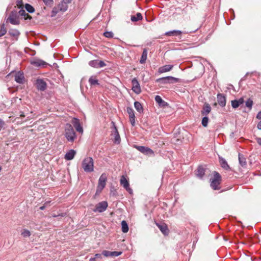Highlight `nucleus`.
Returning <instances> with one entry per match:
<instances>
[{
	"label": "nucleus",
	"mask_w": 261,
	"mask_h": 261,
	"mask_svg": "<svg viewBox=\"0 0 261 261\" xmlns=\"http://www.w3.org/2000/svg\"><path fill=\"white\" fill-rule=\"evenodd\" d=\"M256 118L260 120V121L257 124V128L261 129V111H259L256 115Z\"/></svg>",
	"instance_id": "nucleus-36"
},
{
	"label": "nucleus",
	"mask_w": 261,
	"mask_h": 261,
	"mask_svg": "<svg viewBox=\"0 0 261 261\" xmlns=\"http://www.w3.org/2000/svg\"><path fill=\"white\" fill-rule=\"evenodd\" d=\"M127 112L129 115V118L135 116L134 111L132 108L129 107L127 108Z\"/></svg>",
	"instance_id": "nucleus-37"
},
{
	"label": "nucleus",
	"mask_w": 261,
	"mask_h": 261,
	"mask_svg": "<svg viewBox=\"0 0 261 261\" xmlns=\"http://www.w3.org/2000/svg\"><path fill=\"white\" fill-rule=\"evenodd\" d=\"M134 107L136 110L140 113L143 112V109L142 105L138 101H135L134 102Z\"/></svg>",
	"instance_id": "nucleus-27"
},
{
	"label": "nucleus",
	"mask_w": 261,
	"mask_h": 261,
	"mask_svg": "<svg viewBox=\"0 0 261 261\" xmlns=\"http://www.w3.org/2000/svg\"><path fill=\"white\" fill-rule=\"evenodd\" d=\"M208 118L207 117L205 116L202 118V124L204 126H206L208 123Z\"/></svg>",
	"instance_id": "nucleus-42"
},
{
	"label": "nucleus",
	"mask_w": 261,
	"mask_h": 261,
	"mask_svg": "<svg viewBox=\"0 0 261 261\" xmlns=\"http://www.w3.org/2000/svg\"><path fill=\"white\" fill-rule=\"evenodd\" d=\"M131 124L134 125L135 123V116L129 118Z\"/></svg>",
	"instance_id": "nucleus-50"
},
{
	"label": "nucleus",
	"mask_w": 261,
	"mask_h": 261,
	"mask_svg": "<svg viewBox=\"0 0 261 261\" xmlns=\"http://www.w3.org/2000/svg\"><path fill=\"white\" fill-rule=\"evenodd\" d=\"M155 101L158 103L160 105H161V104L164 102V100L162 99V98L161 97V96L159 95H156L155 97Z\"/></svg>",
	"instance_id": "nucleus-41"
},
{
	"label": "nucleus",
	"mask_w": 261,
	"mask_h": 261,
	"mask_svg": "<svg viewBox=\"0 0 261 261\" xmlns=\"http://www.w3.org/2000/svg\"><path fill=\"white\" fill-rule=\"evenodd\" d=\"M122 254L121 251H111V256H118Z\"/></svg>",
	"instance_id": "nucleus-44"
},
{
	"label": "nucleus",
	"mask_w": 261,
	"mask_h": 261,
	"mask_svg": "<svg viewBox=\"0 0 261 261\" xmlns=\"http://www.w3.org/2000/svg\"><path fill=\"white\" fill-rule=\"evenodd\" d=\"M217 101L219 105L222 107H224L226 105V97L225 96L221 93H219L217 94Z\"/></svg>",
	"instance_id": "nucleus-12"
},
{
	"label": "nucleus",
	"mask_w": 261,
	"mask_h": 261,
	"mask_svg": "<svg viewBox=\"0 0 261 261\" xmlns=\"http://www.w3.org/2000/svg\"><path fill=\"white\" fill-rule=\"evenodd\" d=\"M18 15L23 16L24 19H31L32 17L26 13L25 10L23 9L20 10L18 12Z\"/></svg>",
	"instance_id": "nucleus-26"
},
{
	"label": "nucleus",
	"mask_w": 261,
	"mask_h": 261,
	"mask_svg": "<svg viewBox=\"0 0 261 261\" xmlns=\"http://www.w3.org/2000/svg\"><path fill=\"white\" fill-rule=\"evenodd\" d=\"M231 102V106H232L233 108L236 109V108H238L240 106V105L238 103V101H237V100H232Z\"/></svg>",
	"instance_id": "nucleus-43"
},
{
	"label": "nucleus",
	"mask_w": 261,
	"mask_h": 261,
	"mask_svg": "<svg viewBox=\"0 0 261 261\" xmlns=\"http://www.w3.org/2000/svg\"><path fill=\"white\" fill-rule=\"evenodd\" d=\"M180 81V79L171 76L161 77L156 80V83L161 84H173Z\"/></svg>",
	"instance_id": "nucleus-3"
},
{
	"label": "nucleus",
	"mask_w": 261,
	"mask_h": 261,
	"mask_svg": "<svg viewBox=\"0 0 261 261\" xmlns=\"http://www.w3.org/2000/svg\"><path fill=\"white\" fill-rule=\"evenodd\" d=\"M108 206V204L107 201H103L100 202L96 205L95 208L93 210V212L99 213L103 212L107 210Z\"/></svg>",
	"instance_id": "nucleus-5"
},
{
	"label": "nucleus",
	"mask_w": 261,
	"mask_h": 261,
	"mask_svg": "<svg viewBox=\"0 0 261 261\" xmlns=\"http://www.w3.org/2000/svg\"><path fill=\"white\" fill-rule=\"evenodd\" d=\"M237 101H238V103L240 106L243 104L244 102L243 98H240L239 99L237 100Z\"/></svg>",
	"instance_id": "nucleus-51"
},
{
	"label": "nucleus",
	"mask_w": 261,
	"mask_h": 261,
	"mask_svg": "<svg viewBox=\"0 0 261 261\" xmlns=\"http://www.w3.org/2000/svg\"><path fill=\"white\" fill-rule=\"evenodd\" d=\"M142 19V16L140 13H137L136 15L131 16V20L136 22Z\"/></svg>",
	"instance_id": "nucleus-29"
},
{
	"label": "nucleus",
	"mask_w": 261,
	"mask_h": 261,
	"mask_svg": "<svg viewBox=\"0 0 261 261\" xmlns=\"http://www.w3.org/2000/svg\"><path fill=\"white\" fill-rule=\"evenodd\" d=\"M24 75L23 74L20 72L16 73L15 75V81L19 84H22L24 82Z\"/></svg>",
	"instance_id": "nucleus-17"
},
{
	"label": "nucleus",
	"mask_w": 261,
	"mask_h": 261,
	"mask_svg": "<svg viewBox=\"0 0 261 261\" xmlns=\"http://www.w3.org/2000/svg\"><path fill=\"white\" fill-rule=\"evenodd\" d=\"M21 235L25 238L29 237L31 236V232L28 230L24 229L21 232Z\"/></svg>",
	"instance_id": "nucleus-39"
},
{
	"label": "nucleus",
	"mask_w": 261,
	"mask_h": 261,
	"mask_svg": "<svg viewBox=\"0 0 261 261\" xmlns=\"http://www.w3.org/2000/svg\"><path fill=\"white\" fill-rule=\"evenodd\" d=\"M147 57V50L146 48H144L143 50L141 59L140 60V63L143 64L145 62Z\"/></svg>",
	"instance_id": "nucleus-25"
},
{
	"label": "nucleus",
	"mask_w": 261,
	"mask_h": 261,
	"mask_svg": "<svg viewBox=\"0 0 261 261\" xmlns=\"http://www.w3.org/2000/svg\"><path fill=\"white\" fill-rule=\"evenodd\" d=\"M50 203V201H46L44 203V204L47 206Z\"/></svg>",
	"instance_id": "nucleus-58"
},
{
	"label": "nucleus",
	"mask_w": 261,
	"mask_h": 261,
	"mask_svg": "<svg viewBox=\"0 0 261 261\" xmlns=\"http://www.w3.org/2000/svg\"><path fill=\"white\" fill-rule=\"evenodd\" d=\"M25 8L26 10L29 13H33L35 11V9L33 8V7L29 4H25Z\"/></svg>",
	"instance_id": "nucleus-34"
},
{
	"label": "nucleus",
	"mask_w": 261,
	"mask_h": 261,
	"mask_svg": "<svg viewBox=\"0 0 261 261\" xmlns=\"http://www.w3.org/2000/svg\"><path fill=\"white\" fill-rule=\"evenodd\" d=\"M46 207V205H45V204H44V205H43V206H40V207H39V209H40V210H44V209H45V208Z\"/></svg>",
	"instance_id": "nucleus-56"
},
{
	"label": "nucleus",
	"mask_w": 261,
	"mask_h": 261,
	"mask_svg": "<svg viewBox=\"0 0 261 261\" xmlns=\"http://www.w3.org/2000/svg\"><path fill=\"white\" fill-rule=\"evenodd\" d=\"M173 65H166L160 67L159 68L158 72L160 73H163L164 72H168L172 69Z\"/></svg>",
	"instance_id": "nucleus-15"
},
{
	"label": "nucleus",
	"mask_w": 261,
	"mask_h": 261,
	"mask_svg": "<svg viewBox=\"0 0 261 261\" xmlns=\"http://www.w3.org/2000/svg\"><path fill=\"white\" fill-rule=\"evenodd\" d=\"M107 181V176L105 174H102L98 180V188L102 190L106 186Z\"/></svg>",
	"instance_id": "nucleus-10"
},
{
	"label": "nucleus",
	"mask_w": 261,
	"mask_h": 261,
	"mask_svg": "<svg viewBox=\"0 0 261 261\" xmlns=\"http://www.w3.org/2000/svg\"><path fill=\"white\" fill-rule=\"evenodd\" d=\"M205 174V169L201 166H199L196 171V176L199 178H202Z\"/></svg>",
	"instance_id": "nucleus-21"
},
{
	"label": "nucleus",
	"mask_w": 261,
	"mask_h": 261,
	"mask_svg": "<svg viewBox=\"0 0 261 261\" xmlns=\"http://www.w3.org/2000/svg\"><path fill=\"white\" fill-rule=\"evenodd\" d=\"M4 124V122L2 120L0 119V129L3 128Z\"/></svg>",
	"instance_id": "nucleus-53"
},
{
	"label": "nucleus",
	"mask_w": 261,
	"mask_h": 261,
	"mask_svg": "<svg viewBox=\"0 0 261 261\" xmlns=\"http://www.w3.org/2000/svg\"><path fill=\"white\" fill-rule=\"evenodd\" d=\"M233 135V133L232 132V133H231V136H232Z\"/></svg>",
	"instance_id": "nucleus-59"
},
{
	"label": "nucleus",
	"mask_w": 261,
	"mask_h": 261,
	"mask_svg": "<svg viewBox=\"0 0 261 261\" xmlns=\"http://www.w3.org/2000/svg\"><path fill=\"white\" fill-rule=\"evenodd\" d=\"M103 34L107 38H112L113 36V34L111 32H106Z\"/></svg>",
	"instance_id": "nucleus-46"
},
{
	"label": "nucleus",
	"mask_w": 261,
	"mask_h": 261,
	"mask_svg": "<svg viewBox=\"0 0 261 261\" xmlns=\"http://www.w3.org/2000/svg\"><path fill=\"white\" fill-rule=\"evenodd\" d=\"M67 127H68V128L66 129L65 130H67H67H73V128L71 125L67 124Z\"/></svg>",
	"instance_id": "nucleus-52"
},
{
	"label": "nucleus",
	"mask_w": 261,
	"mask_h": 261,
	"mask_svg": "<svg viewBox=\"0 0 261 261\" xmlns=\"http://www.w3.org/2000/svg\"><path fill=\"white\" fill-rule=\"evenodd\" d=\"M65 136L66 139L71 142H73L74 139L76 138L75 132H66Z\"/></svg>",
	"instance_id": "nucleus-13"
},
{
	"label": "nucleus",
	"mask_w": 261,
	"mask_h": 261,
	"mask_svg": "<svg viewBox=\"0 0 261 261\" xmlns=\"http://www.w3.org/2000/svg\"><path fill=\"white\" fill-rule=\"evenodd\" d=\"M219 160L220 165L222 168L226 170L230 169L229 166L228 165L225 159L221 156H219Z\"/></svg>",
	"instance_id": "nucleus-18"
},
{
	"label": "nucleus",
	"mask_w": 261,
	"mask_h": 261,
	"mask_svg": "<svg viewBox=\"0 0 261 261\" xmlns=\"http://www.w3.org/2000/svg\"><path fill=\"white\" fill-rule=\"evenodd\" d=\"M111 139L116 144H119L121 142V138L119 132H113L111 135Z\"/></svg>",
	"instance_id": "nucleus-11"
},
{
	"label": "nucleus",
	"mask_w": 261,
	"mask_h": 261,
	"mask_svg": "<svg viewBox=\"0 0 261 261\" xmlns=\"http://www.w3.org/2000/svg\"><path fill=\"white\" fill-rule=\"evenodd\" d=\"M134 148H136L138 150L145 155H151L153 154L152 150L147 147L135 145Z\"/></svg>",
	"instance_id": "nucleus-7"
},
{
	"label": "nucleus",
	"mask_w": 261,
	"mask_h": 261,
	"mask_svg": "<svg viewBox=\"0 0 261 261\" xmlns=\"http://www.w3.org/2000/svg\"><path fill=\"white\" fill-rule=\"evenodd\" d=\"M239 161L240 164L242 167H245L246 165V159L243 156V155H242L240 153H239Z\"/></svg>",
	"instance_id": "nucleus-31"
},
{
	"label": "nucleus",
	"mask_w": 261,
	"mask_h": 261,
	"mask_svg": "<svg viewBox=\"0 0 261 261\" xmlns=\"http://www.w3.org/2000/svg\"><path fill=\"white\" fill-rule=\"evenodd\" d=\"M7 32L6 28H5V24H3L0 25V37L6 34Z\"/></svg>",
	"instance_id": "nucleus-33"
},
{
	"label": "nucleus",
	"mask_w": 261,
	"mask_h": 261,
	"mask_svg": "<svg viewBox=\"0 0 261 261\" xmlns=\"http://www.w3.org/2000/svg\"><path fill=\"white\" fill-rule=\"evenodd\" d=\"M98 68L103 67L106 65V63L102 61H98Z\"/></svg>",
	"instance_id": "nucleus-48"
},
{
	"label": "nucleus",
	"mask_w": 261,
	"mask_h": 261,
	"mask_svg": "<svg viewBox=\"0 0 261 261\" xmlns=\"http://www.w3.org/2000/svg\"><path fill=\"white\" fill-rule=\"evenodd\" d=\"M70 2H71L67 1V0H63V1L58 6L60 11L61 12L66 11L68 8L67 4Z\"/></svg>",
	"instance_id": "nucleus-16"
},
{
	"label": "nucleus",
	"mask_w": 261,
	"mask_h": 261,
	"mask_svg": "<svg viewBox=\"0 0 261 261\" xmlns=\"http://www.w3.org/2000/svg\"><path fill=\"white\" fill-rule=\"evenodd\" d=\"M22 1H17V5L19 7H20L22 5Z\"/></svg>",
	"instance_id": "nucleus-55"
},
{
	"label": "nucleus",
	"mask_w": 261,
	"mask_h": 261,
	"mask_svg": "<svg viewBox=\"0 0 261 261\" xmlns=\"http://www.w3.org/2000/svg\"><path fill=\"white\" fill-rule=\"evenodd\" d=\"M184 33V34H188L189 33L188 32H181V31H179V30H173V31H169V32H167L165 33V35L166 36H181V35Z\"/></svg>",
	"instance_id": "nucleus-14"
},
{
	"label": "nucleus",
	"mask_w": 261,
	"mask_h": 261,
	"mask_svg": "<svg viewBox=\"0 0 261 261\" xmlns=\"http://www.w3.org/2000/svg\"><path fill=\"white\" fill-rule=\"evenodd\" d=\"M253 105V101L250 99H248L245 102V106L251 109Z\"/></svg>",
	"instance_id": "nucleus-40"
},
{
	"label": "nucleus",
	"mask_w": 261,
	"mask_h": 261,
	"mask_svg": "<svg viewBox=\"0 0 261 261\" xmlns=\"http://www.w3.org/2000/svg\"><path fill=\"white\" fill-rule=\"evenodd\" d=\"M121 228H122V232L124 233H126L128 231V229H129L128 226L126 222L124 220H123L121 222Z\"/></svg>",
	"instance_id": "nucleus-28"
},
{
	"label": "nucleus",
	"mask_w": 261,
	"mask_h": 261,
	"mask_svg": "<svg viewBox=\"0 0 261 261\" xmlns=\"http://www.w3.org/2000/svg\"><path fill=\"white\" fill-rule=\"evenodd\" d=\"M256 141L257 143L261 146V138H256Z\"/></svg>",
	"instance_id": "nucleus-54"
},
{
	"label": "nucleus",
	"mask_w": 261,
	"mask_h": 261,
	"mask_svg": "<svg viewBox=\"0 0 261 261\" xmlns=\"http://www.w3.org/2000/svg\"><path fill=\"white\" fill-rule=\"evenodd\" d=\"M89 83L91 86L99 85L98 80L93 76H91L89 79Z\"/></svg>",
	"instance_id": "nucleus-30"
},
{
	"label": "nucleus",
	"mask_w": 261,
	"mask_h": 261,
	"mask_svg": "<svg viewBox=\"0 0 261 261\" xmlns=\"http://www.w3.org/2000/svg\"><path fill=\"white\" fill-rule=\"evenodd\" d=\"M36 86L37 89L42 91H44L46 88V83L42 79H37Z\"/></svg>",
	"instance_id": "nucleus-9"
},
{
	"label": "nucleus",
	"mask_w": 261,
	"mask_h": 261,
	"mask_svg": "<svg viewBox=\"0 0 261 261\" xmlns=\"http://www.w3.org/2000/svg\"><path fill=\"white\" fill-rule=\"evenodd\" d=\"M82 167L84 171L86 172H91L94 170V162L91 157L85 158L82 164Z\"/></svg>",
	"instance_id": "nucleus-1"
},
{
	"label": "nucleus",
	"mask_w": 261,
	"mask_h": 261,
	"mask_svg": "<svg viewBox=\"0 0 261 261\" xmlns=\"http://www.w3.org/2000/svg\"><path fill=\"white\" fill-rule=\"evenodd\" d=\"M76 154V151L73 149H70L65 155V159L69 161L72 160Z\"/></svg>",
	"instance_id": "nucleus-19"
},
{
	"label": "nucleus",
	"mask_w": 261,
	"mask_h": 261,
	"mask_svg": "<svg viewBox=\"0 0 261 261\" xmlns=\"http://www.w3.org/2000/svg\"><path fill=\"white\" fill-rule=\"evenodd\" d=\"M195 31H193L192 32H195ZM192 32H190V33H191Z\"/></svg>",
	"instance_id": "nucleus-60"
},
{
	"label": "nucleus",
	"mask_w": 261,
	"mask_h": 261,
	"mask_svg": "<svg viewBox=\"0 0 261 261\" xmlns=\"http://www.w3.org/2000/svg\"><path fill=\"white\" fill-rule=\"evenodd\" d=\"M60 11L59 8L57 7H55L53 8L52 11H51V17H54L56 15V14L59 12Z\"/></svg>",
	"instance_id": "nucleus-38"
},
{
	"label": "nucleus",
	"mask_w": 261,
	"mask_h": 261,
	"mask_svg": "<svg viewBox=\"0 0 261 261\" xmlns=\"http://www.w3.org/2000/svg\"><path fill=\"white\" fill-rule=\"evenodd\" d=\"M89 261H96V257H91Z\"/></svg>",
	"instance_id": "nucleus-57"
},
{
	"label": "nucleus",
	"mask_w": 261,
	"mask_h": 261,
	"mask_svg": "<svg viewBox=\"0 0 261 261\" xmlns=\"http://www.w3.org/2000/svg\"><path fill=\"white\" fill-rule=\"evenodd\" d=\"M6 21L12 24L18 25L20 23V20L18 12L16 11H11Z\"/></svg>",
	"instance_id": "nucleus-4"
},
{
	"label": "nucleus",
	"mask_w": 261,
	"mask_h": 261,
	"mask_svg": "<svg viewBox=\"0 0 261 261\" xmlns=\"http://www.w3.org/2000/svg\"><path fill=\"white\" fill-rule=\"evenodd\" d=\"M120 185L129 193H133V190L129 187V184L128 181L125 177L122 175L121 177L120 180Z\"/></svg>",
	"instance_id": "nucleus-6"
},
{
	"label": "nucleus",
	"mask_w": 261,
	"mask_h": 261,
	"mask_svg": "<svg viewBox=\"0 0 261 261\" xmlns=\"http://www.w3.org/2000/svg\"><path fill=\"white\" fill-rule=\"evenodd\" d=\"M32 64L37 67H44L47 63L41 60H37L32 62Z\"/></svg>",
	"instance_id": "nucleus-23"
},
{
	"label": "nucleus",
	"mask_w": 261,
	"mask_h": 261,
	"mask_svg": "<svg viewBox=\"0 0 261 261\" xmlns=\"http://www.w3.org/2000/svg\"><path fill=\"white\" fill-rule=\"evenodd\" d=\"M102 254L106 257L111 256V251L108 250H103L102 252Z\"/></svg>",
	"instance_id": "nucleus-47"
},
{
	"label": "nucleus",
	"mask_w": 261,
	"mask_h": 261,
	"mask_svg": "<svg viewBox=\"0 0 261 261\" xmlns=\"http://www.w3.org/2000/svg\"><path fill=\"white\" fill-rule=\"evenodd\" d=\"M158 226L160 230L162 231V232L165 234H168L169 231L167 228V226L165 224H158Z\"/></svg>",
	"instance_id": "nucleus-24"
},
{
	"label": "nucleus",
	"mask_w": 261,
	"mask_h": 261,
	"mask_svg": "<svg viewBox=\"0 0 261 261\" xmlns=\"http://www.w3.org/2000/svg\"><path fill=\"white\" fill-rule=\"evenodd\" d=\"M72 123L76 130H83V128L81 126L80 121L78 119L75 118H73L72 120Z\"/></svg>",
	"instance_id": "nucleus-20"
},
{
	"label": "nucleus",
	"mask_w": 261,
	"mask_h": 261,
	"mask_svg": "<svg viewBox=\"0 0 261 261\" xmlns=\"http://www.w3.org/2000/svg\"><path fill=\"white\" fill-rule=\"evenodd\" d=\"M89 65L92 67L98 68V60H95L90 61L89 62Z\"/></svg>",
	"instance_id": "nucleus-35"
},
{
	"label": "nucleus",
	"mask_w": 261,
	"mask_h": 261,
	"mask_svg": "<svg viewBox=\"0 0 261 261\" xmlns=\"http://www.w3.org/2000/svg\"><path fill=\"white\" fill-rule=\"evenodd\" d=\"M43 2L47 6H50L53 3V0H43Z\"/></svg>",
	"instance_id": "nucleus-45"
},
{
	"label": "nucleus",
	"mask_w": 261,
	"mask_h": 261,
	"mask_svg": "<svg viewBox=\"0 0 261 261\" xmlns=\"http://www.w3.org/2000/svg\"><path fill=\"white\" fill-rule=\"evenodd\" d=\"M9 33L11 36L15 37H18L20 35L19 32L16 29H10L9 31Z\"/></svg>",
	"instance_id": "nucleus-32"
},
{
	"label": "nucleus",
	"mask_w": 261,
	"mask_h": 261,
	"mask_svg": "<svg viewBox=\"0 0 261 261\" xmlns=\"http://www.w3.org/2000/svg\"><path fill=\"white\" fill-rule=\"evenodd\" d=\"M211 111V107L208 103L204 104L201 113L203 115L206 116L210 113Z\"/></svg>",
	"instance_id": "nucleus-22"
},
{
	"label": "nucleus",
	"mask_w": 261,
	"mask_h": 261,
	"mask_svg": "<svg viewBox=\"0 0 261 261\" xmlns=\"http://www.w3.org/2000/svg\"><path fill=\"white\" fill-rule=\"evenodd\" d=\"M221 181V176L217 172H214V178L212 179L211 182V187L215 190L220 189V185Z\"/></svg>",
	"instance_id": "nucleus-2"
},
{
	"label": "nucleus",
	"mask_w": 261,
	"mask_h": 261,
	"mask_svg": "<svg viewBox=\"0 0 261 261\" xmlns=\"http://www.w3.org/2000/svg\"><path fill=\"white\" fill-rule=\"evenodd\" d=\"M102 253L101 254H100V253H97V254H95V255H94V257H96V259H101L102 258Z\"/></svg>",
	"instance_id": "nucleus-49"
},
{
	"label": "nucleus",
	"mask_w": 261,
	"mask_h": 261,
	"mask_svg": "<svg viewBox=\"0 0 261 261\" xmlns=\"http://www.w3.org/2000/svg\"><path fill=\"white\" fill-rule=\"evenodd\" d=\"M132 90L137 94H139L141 93V90L140 86V84L139 83L138 80L136 78H134L132 81Z\"/></svg>",
	"instance_id": "nucleus-8"
}]
</instances>
